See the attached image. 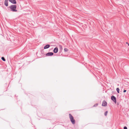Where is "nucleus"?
Listing matches in <instances>:
<instances>
[{"mask_svg":"<svg viewBox=\"0 0 129 129\" xmlns=\"http://www.w3.org/2000/svg\"><path fill=\"white\" fill-rule=\"evenodd\" d=\"M11 9L12 11L13 12H17V10L16 9V6L15 5H12L9 7Z\"/></svg>","mask_w":129,"mask_h":129,"instance_id":"nucleus-1","label":"nucleus"},{"mask_svg":"<svg viewBox=\"0 0 129 129\" xmlns=\"http://www.w3.org/2000/svg\"><path fill=\"white\" fill-rule=\"evenodd\" d=\"M69 117L70 120L73 124H74L75 123V120L74 119L73 117L70 114H69Z\"/></svg>","mask_w":129,"mask_h":129,"instance_id":"nucleus-2","label":"nucleus"},{"mask_svg":"<svg viewBox=\"0 0 129 129\" xmlns=\"http://www.w3.org/2000/svg\"><path fill=\"white\" fill-rule=\"evenodd\" d=\"M111 100L113 101L115 103H116V98L113 95L111 97Z\"/></svg>","mask_w":129,"mask_h":129,"instance_id":"nucleus-3","label":"nucleus"},{"mask_svg":"<svg viewBox=\"0 0 129 129\" xmlns=\"http://www.w3.org/2000/svg\"><path fill=\"white\" fill-rule=\"evenodd\" d=\"M53 55V53L52 52H49L46 54V56H52Z\"/></svg>","mask_w":129,"mask_h":129,"instance_id":"nucleus-4","label":"nucleus"},{"mask_svg":"<svg viewBox=\"0 0 129 129\" xmlns=\"http://www.w3.org/2000/svg\"><path fill=\"white\" fill-rule=\"evenodd\" d=\"M9 1L13 4H16V1L15 0H9Z\"/></svg>","mask_w":129,"mask_h":129,"instance_id":"nucleus-5","label":"nucleus"},{"mask_svg":"<svg viewBox=\"0 0 129 129\" xmlns=\"http://www.w3.org/2000/svg\"><path fill=\"white\" fill-rule=\"evenodd\" d=\"M107 105V103L105 101H104L102 103V106H106Z\"/></svg>","mask_w":129,"mask_h":129,"instance_id":"nucleus-6","label":"nucleus"},{"mask_svg":"<svg viewBox=\"0 0 129 129\" xmlns=\"http://www.w3.org/2000/svg\"><path fill=\"white\" fill-rule=\"evenodd\" d=\"M53 51L54 53H57L58 51V48L57 47L55 48L53 50Z\"/></svg>","mask_w":129,"mask_h":129,"instance_id":"nucleus-7","label":"nucleus"},{"mask_svg":"<svg viewBox=\"0 0 129 129\" xmlns=\"http://www.w3.org/2000/svg\"><path fill=\"white\" fill-rule=\"evenodd\" d=\"M4 4L5 6H8V0H5Z\"/></svg>","mask_w":129,"mask_h":129,"instance_id":"nucleus-8","label":"nucleus"},{"mask_svg":"<svg viewBox=\"0 0 129 129\" xmlns=\"http://www.w3.org/2000/svg\"><path fill=\"white\" fill-rule=\"evenodd\" d=\"M50 45H47L45 46L44 47V49H46L49 48L50 47Z\"/></svg>","mask_w":129,"mask_h":129,"instance_id":"nucleus-9","label":"nucleus"},{"mask_svg":"<svg viewBox=\"0 0 129 129\" xmlns=\"http://www.w3.org/2000/svg\"><path fill=\"white\" fill-rule=\"evenodd\" d=\"M116 90L117 91V92L118 93H119V89L118 88H117L116 89Z\"/></svg>","mask_w":129,"mask_h":129,"instance_id":"nucleus-10","label":"nucleus"},{"mask_svg":"<svg viewBox=\"0 0 129 129\" xmlns=\"http://www.w3.org/2000/svg\"><path fill=\"white\" fill-rule=\"evenodd\" d=\"M64 50L65 51L67 52L68 51V49L67 48H65L64 49Z\"/></svg>","mask_w":129,"mask_h":129,"instance_id":"nucleus-11","label":"nucleus"},{"mask_svg":"<svg viewBox=\"0 0 129 129\" xmlns=\"http://www.w3.org/2000/svg\"><path fill=\"white\" fill-rule=\"evenodd\" d=\"M2 59L4 61H5L6 60L4 57H2Z\"/></svg>","mask_w":129,"mask_h":129,"instance_id":"nucleus-12","label":"nucleus"},{"mask_svg":"<svg viewBox=\"0 0 129 129\" xmlns=\"http://www.w3.org/2000/svg\"><path fill=\"white\" fill-rule=\"evenodd\" d=\"M108 113V111H106L105 113V116H106L107 115Z\"/></svg>","mask_w":129,"mask_h":129,"instance_id":"nucleus-13","label":"nucleus"},{"mask_svg":"<svg viewBox=\"0 0 129 129\" xmlns=\"http://www.w3.org/2000/svg\"><path fill=\"white\" fill-rule=\"evenodd\" d=\"M98 104H95V105H94L93 107H96L98 106Z\"/></svg>","mask_w":129,"mask_h":129,"instance_id":"nucleus-14","label":"nucleus"},{"mask_svg":"<svg viewBox=\"0 0 129 129\" xmlns=\"http://www.w3.org/2000/svg\"><path fill=\"white\" fill-rule=\"evenodd\" d=\"M124 129H127V128L126 127L124 126Z\"/></svg>","mask_w":129,"mask_h":129,"instance_id":"nucleus-15","label":"nucleus"},{"mask_svg":"<svg viewBox=\"0 0 129 129\" xmlns=\"http://www.w3.org/2000/svg\"><path fill=\"white\" fill-rule=\"evenodd\" d=\"M126 91V90H124V91H123V92H125Z\"/></svg>","mask_w":129,"mask_h":129,"instance_id":"nucleus-16","label":"nucleus"},{"mask_svg":"<svg viewBox=\"0 0 129 129\" xmlns=\"http://www.w3.org/2000/svg\"><path fill=\"white\" fill-rule=\"evenodd\" d=\"M128 45L129 46V44H128Z\"/></svg>","mask_w":129,"mask_h":129,"instance_id":"nucleus-17","label":"nucleus"}]
</instances>
